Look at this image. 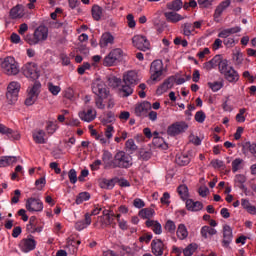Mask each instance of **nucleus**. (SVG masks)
<instances>
[{
  "mask_svg": "<svg viewBox=\"0 0 256 256\" xmlns=\"http://www.w3.org/2000/svg\"><path fill=\"white\" fill-rule=\"evenodd\" d=\"M117 181H119V178H112V179L102 178L99 181V186L101 187V189L111 190L113 189V187H115V183H117Z\"/></svg>",
  "mask_w": 256,
  "mask_h": 256,
  "instance_id": "obj_22",
  "label": "nucleus"
},
{
  "mask_svg": "<svg viewBox=\"0 0 256 256\" xmlns=\"http://www.w3.org/2000/svg\"><path fill=\"white\" fill-rule=\"evenodd\" d=\"M79 117L82 121H86V123H91V121H95L96 114H93V109L89 108L87 111L80 112Z\"/></svg>",
  "mask_w": 256,
  "mask_h": 256,
  "instance_id": "obj_25",
  "label": "nucleus"
},
{
  "mask_svg": "<svg viewBox=\"0 0 256 256\" xmlns=\"http://www.w3.org/2000/svg\"><path fill=\"white\" fill-rule=\"evenodd\" d=\"M68 178L70 183L75 185V183H77V171L75 169H70L68 172Z\"/></svg>",
  "mask_w": 256,
  "mask_h": 256,
  "instance_id": "obj_52",
  "label": "nucleus"
},
{
  "mask_svg": "<svg viewBox=\"0 0 256 256\" xmlns=\"http://www.w3.org/2000/svg\"><path fill=\"white\" fill-rule=\"evenodd\" d=\"M47 37H49V29L46 26H39L33 35L27 34L24 39L29 45H39L42 41H47Z\"/></svg>",
  "mask_w": 256,
  "mask_h": 256,
  "instance_id": "obj_3",
  "label": "nucleus"
},
{
  "mask_svg": "<svg viewBox=\"0 0 256 256\" xmlns=\"http://www.w3.org/2000/svg\"><path fill=\"white\" fill-rule=\"evenodd\" d=\"M225 47L231 48L235 46V38L229 37L223 40Z\"/></svg>",
  "mask_w": 256,
  "mask_h": 256,
  "instance_id": "obj_62",
  "label": "nucleus"
},
{
  "mask_svg": "<svg viewBox=\"0 0 256 256\" xmlns=\"http://www.w3.org/2000/svg\"><path fill=\"white\" fill-rule=\"evenodd\" d=\"M122 57L123 50L121 48H115L104 57L103 65L104 67H113V65H117L121 61Z\"/></svg>",
  "mask_w": 256,
  "mask_h": 256,
  "instance_id": "obj_4",
  "label": "nucleus"
},
{
  "mask_svg": "<svg viewBox=\"0 0 256 256\" xmlns=\"http://www.w3.org/2000/svg\"><path fill=\"white\" fill-rule=\"evenodd\" d=\"M132 43L136 49L139 51H149V47H151V43L145 36L136 35L132 38Z\"/></svg>",
  "mask_w": 256,
  "mask_h": 256,
  "instance_id": "obj_11",
  "label": "nucleus"
},
{
  "mask_svg": "<svg viewBox=\"0 0 256 256\" xmlns=\"http://www.w3.org/2000/svg\"><path fill=\"white\" fill-rule=\"evenodd\" d=\"M150 73L152 81H161L163 76V61L154 60L150 65Z\"/></svg>",
  "mask_w": 256,
  "mask_h": 256,
  "instance_id": "obj_8",
  "label": "nucleus"
},
{
  "mask_svg": "<svg viewBox=\"0 0 256 256\" xmlns=\"http://www.w3.org/2000/svg\"><path fill=\"white\" fill-rule=\"evenodd\" d=\"M26 209L27 211H30V212L43 211V202L41 201V199L28 198L26 201Z\"/></svg>",
  "mask_w": 256,
  "mask_h": 256,
  "instance_id": "obj_14",
  "label": "nucleus"
},
{
  "mask_svg": "<svg viewBox=\"0 0 256 256\" xmlns=\"http://www.w3.org/2000/svg\"><path fill=\"white\" fill-rule=\"evenodd\" d=\"M146 227H151L152 231L156 235H161L163 233V228L161 227V223L154 221V220H147Z\"/></svg>",
  "mask_w": 256,
  "mask_h": 256,
  "instance_id": "obj_29",
  "label": "nucleus"
},
{
  "mask_svg": "<svg viewBox=\"0 0 256 256\" xmlns=\"http://www.w3.org/2000/svg\"><path fill=\"white\" fill-rule=\"evenodd\" d=\"M176 164L180 167H185L186 165H189L191 163V157L187 154H178L176 155Z\"/></svg>",
  "mask_w": 256,
  "mask_h": 256,
  "instance_id": "obj_31",
  "label": "nucleus"
},
{
  "mask_svg": "<svg viewBox=\"0 0 256 256\" xmlns=\"http://www.w3.org/2000/svg\"><path fill=\"white\" fill-rule=\"evenodd\" d=\"M232 241H233V230L231 229V226L224 225L222 247H229Z\"/></svg>",
  "mask_w": 256,
  "mask_h": 256,
  "instance_id": "obj_15",
  "label": "nucleus"
},
{
  "mask_svg": "<svg viewBox=\"0 0 256 256\" xmlns=\"http://www.w3.org/2000/svg\"><path fill=\"white\" fill-rule=\"evenodd\" d=\"M198 193L200 197H206L207 195H209V188H207V186H200L198 189Z\"/></svg>",
  "mask_w": 256,
  "mask_h": 256,
  "instance_id": "obj_64",
  "label": "nucleus"
},
{
  "mask_svg": "<svg viewBox=\"0 0 256 256\" xmlns=\"http://www.w3.org/2000/svg\"><path fill=\"white\" fill-rule=\"evenodd\" d=\"M175 84V77H169L166 79L156 90L157 95H163L167 93L171 87Z\"/></svg>",
  "mask_w": 256,
  "mask_h": 256,
  "instance_id": "obj_18",
  "label": "nucleus"
},
{
  "mask_svg": "<svg viewBox=\"0 0 256 256\" xmlns=\"http://www.w3.org/2000/svg\"><path fill=\"white\" fill-rule=\"evenodd\" d=\"M25 13H23V6L22 5H16L10 10V18L11 19H21Z\"/></svg>",
  "mask_w": 256,
  "mask_h": 256,
  "instance_id": "obj_27",
  "label": "nucleus"
},
{
  "mask_svg": "<svg viewBox=\"0 0 256 256\" xmlns=\"http://www.w3.org/2000/svg\"><path fill=\"white\" fill-rule=\"evenodd\" d=\"M125 147L130 152L137 151V144H135V140L133 139H128L125 143Z\"/></svg>",
  "mask_w": 256,
  "mask_h": 256,
  "instance_id": "obj_50",
  "label": "nucleus"
},
{
  "mask_svg": "<svg viewBox=\"0 0 256 256\" xmlns=\"http://www.w3.org/2000/svg\"><path fill=\"white\" fill-rule=\"evenodd\" d=\"M23 73L25 77L33 79L34 81L37 80V78L40 75L39 68H37V64L33 62H29L23 67Z\"/></svg>",
  "mask_w": 256,
  "mask_h": 256,
  "instance_id": "obj_12",
  "label": "nucleus"
},
{
  "mask_svg": "<svg viewBox=\"0 0 256 256\" xmlns=\"http://www.w3.org/2000/svg\"><path fill=\"white\" fill-rule=\"evenodd\" d=\"M14 163H17V157L15 156L0 157V167H9V165H13Z\"/></svg>",
  "mask_w": 256,
  "mask_h": 256,
  "instance_id": "obj_34",
  "label": "nucleus"
},
{
  "mask_svg": "<svg viewBox=\"0 0 256 256\" xmlns=\"http://www.w3.org/2000/svg\"><path fill=\"white\" fill-rule=\"evenodd\" d=\"M164 228L165 231L170 233V235H174L175 231L177 230V226L175 225V222H173L172 220L166 221Z\"/></svg>",
  "mask_w": 256,
  "mask_h": 256,
  "instance_id": "obj_44",
  "label": "nucleus"
},
{
  "mask_svg": "<svg viewBox=\"0 0 256 256\" xmlns=\"http://www.w3.org/2000/svg\"><path fill=\"white\" fill-rule=\"evenodd\" d=\"M113 154L109 152V150H104L102 154V161L104 163V169H113V166L111 165L113 163Z\"/></svg>",
  "mask_w": 256,
  "mask_h": 256,
  "instance_id": "obj_24",
  "label": "nucleus"
},
{
  "mask_svg": "<svg viewBox=\"0 0 256 256\" xmlns=\"http://www.w3.org/2000/svg\"><path fill=\"white\" fill-rule=\"evenodd\" d=\"M39 89H41V83L35 82L34 85L28 89V93L37 97V95H39Z\"/></svg>",
  "mask_w": 256,
  "mask_h": 256,
  "instance_id": "obj_49",
  "label": "nucleus"
},
{
  "mask_svg": "<svg viewBox=\"0 0 256 256\" xmlns=\"http://www.w3.org/2000/svg\"><path fill=\"white\" fill-rule=\"evenodd\" d=\"M118 252L121 256L133 255V249L129 246L121 245L118 247Z\"/></svg>",
  "mask_w": 256,
  "mask_h": 256,
  "instance_id": "obj_42",
  "label": "nucleus"
},
{
  "mask_svg": "<svg viewBox=\"0 0 256 256\" xmlns=\"http://www.w3.org/2000/svg\"><path fill=\"white\" fill-rule=\"evenodd\" d=\"M223 75L229 83H237L239 81V73L234 70L233 67H229V70H227Z\"/></svg>",
  "mask_w": 256,
  "mask_h": 256,
  "instance_id": "obj_20",
  "label": "nucleus"
},
{
  "mask_svg": "<svg viewBox=\"0 0 256 256\" xmlns=\"http://www.w3.org/2000/svg\"><path fill=\"white\" fill-rule=\"evenodd\" d=\"M247 110L245 109V108H241L240 110H239V113L236 115V121L238 122V123H245V112H246Z\"/></svg>",
  "mask_w": 256,
  "mask_h": 256,
  "instance_id": "obj_55",
  "label": "nucleus"
},
{
  "mask_svg": "<svg viewBox=\"0 0 256 256\" xmlns=\"http://www.w3.org/2000/svg\"><path fill=\"white\" fill-rule=\"evenodd\" d=\"M186 209L188 211H201V209H203V203L199 202V201H193L192 199H188L186 200Z\"/></svg>",
  "mask_w": 256,
  "mask_h": 256,
  "instance_id": "obj_26",
  "label": "nucleus"
},
{
  "mask_svg": "<svg viewBox=\"0 0 256 256\" xmlns=\"http://www.w3.org/2000/svg\"><path fill=\"white\" fill-rule=\"evenodd\" d=\"M151 239H153V234H151V233H146V234L142 235V236L139 238V241H140V243L149 244V243L151 242Z\"/></svg>",
  "mask_w": 256,
  "mask_h": 256,
  "instance_id": "obj_59",
  "label": "nucleus"
},
{
  "mask_svg": "<svg viewBox=\"0 0 256 256\" xmlns=\"http://www.w3.org/2000/svg\"><path fill=\"white\" fill-rule=\"evenodd\" d=\"M149 110H151V103L144 101L135 105L134 113L136 117H147Z\"/></svg>",
  "mask_w": 256,
  "mask_h": 256,
  "instance_id": "obj_13",
  "label": "nucleus"
},
{
  "mask_svg": "<svg viewBox=\"0 0 256 256\" xmlns=\"http://www.w3.org/2000/svg\"><path fill=\"white\" fill-rule=\"evenodd\" d=\"M240 169H243V159L236 158L232 161V172L237 173Z\"/></svg>",
  "mask_w": 256,
  "mask_h": 256,
  "instance_id": "obj_43",
  "label": "nucleus"
},
{
  "mask_svg": "<svg viewBox=\"0 0 256 256\" xmlns=\"http://www.w3.org/2000/svg\"><path fill=\"white\" fill-rule=\"evenodd\" d=\"M91 69L89 62H84L82 66L78 67L77 71L79 75H85V71Z\"/></svg>",
  "mask_w": 256,
  "mask_h": 256,
  "instance_id": "obj_56",
  "label": "nucleus"
},
{
  "mask_svg": "<svg viewBox=\"0 0 256 256\" xmlns=\"http://www.w3.org/2000/svg\"><path fill=\"white\" fill-rule=\"evenodd\" d=\"M229 5H231V0H225L223 2H221L215 9L214 12V19L215 21H217V19H219V17H221V15H223V11L225 9H227V7H229Z\"/></svg>",
  "mask_w": 256,
  "mask_h": 256,
  "instance_id": "obj_23",
  "label": "nucleus"
},
{
  "mask_svg": "<svg viewBox=\"0 0 256 256\" xmlns=\"http://www.w3.org/2000/svg\"><path fill=\"white\" fill-rule=\"evenodd\" d=\"M229 62L227 60H221L220 64L218 65V69L221 75H224L227 71H229Z\"/></svg>",
  "mask_w": 256,
  "mask_h": 256,
  "instance_id": "obj_46",
  "label": "nucleus"
},
{
  "mask_svg": "<svg viewBox=\"0 0 256 256\" xmlns=\"http://www.w3.org/2000/svg\"><path fill=\"white\" fill-rule=\"evenodd\" d=\"M152 253L155 256H162L163 251H165V244L161 239H154L151 242Z\"/></svg>",
  "mask_w": 256,
  "mask_h": 256,
  "instance_id": "obj_17",
  "label": "nucleus"
},
{
  "mask_svg": "<svg viewBox=\"0 0 256 256\" xmlns=\"http://www.w3.org/2000/svg\"><path fill=\"white\" fill-rule=\"evenodd\" d=\"M167 9H169L172 12L181 11V9H183V1H181V0H174L172 2H169L167 4Z\"/></svg>",
  "mask_w": 256,
  "mask_h": 256,
  "instance_id": "obj_37",
  "label": "nucleus"
},
{
  "mask_svg": "<svg viewBox=\"0 0 256 256\" xmlns=\"http://www.w3.org/2000/svg\"><path fill=\"white\" fill-rule=\"evenodd\" d=\"M18 247L22 253H31V251H34V249L37 247V241L33 239V236L23 238Z\"/></svg>",
  "mask_w": 256,
  "mask_h": 256,
  "instance_id": "obj_10",
  "label": "nucleus"
},
{
  "mask_svg": "<svg viewBox=\"0 0 256 256\" xmlns=\"http://www.w3.org/2000/svg\"><path fill=\"white\" fill-rule=\"evenodd\" d=\"M91 14L94 21H101V17H103V8L94 4L91 9Z\"/></svg>",
  "mask_w": 256,
  "mask_h": 256,
  "instance_id": "obj_33",
  "label": "nucleus"
},
{
  "mask_svg": "<svg viewBox=\"0 0 256 256\" xmlns=\"http://www.w3.org/2000/svg\"><path fill=\"white\" fill-rule=\"evenodd\" d=\"M20 89L21 84L18 82H11L8 85L6 98L8 99L9 103H15V101H17Z\"/></svg>",
  "mask_w": 256,
  "mask_h": 256,
  "instance_id": "obj_9",
  "label": "nucleus"
},
{
  "mask_svg": "<svg viewBox=\"0 0 256 256\" xmlns=\"http://www.w3.org/2000/svg\"><path fill=\"white\" fill-rule=\"evenodd\" d=\"M48 89L52 95H59L61 93V87L53 85V83L48 84Z\"/></svg>",
  "mask_w": 256,
  "mask_h": 256,
  "instance_id": "obj_57",
  "label": "nucleus"
},
{
  "mask_svg": "<svg viewBox=\"0 0 256 256\" xmlns=\"http://www.w3.org/2000/svg\"><path fill=\"white\" fill-rule=\"evenodd\" d=\"M164 17L168 21V23H179V21H183L187 16L183 17L181 14L177 12H165Z\"/></svg>",
  "mask_w": 256,
  "mask_h": 256,
  "instance_id": "obj_21",
  "label": "nucleus"
},
{
  "mask_svg": "<svg viewBox=\"0 0 256 256\" xmlns=\"http://www.w3.org/2000/svg\"><path fill=\"white\" fill-rule=\"evenodd\" d=\"M152 143L154 147H158L160 149H167V143H165V140L159 136H155L152 140Z\"/></svg>",
  "mask_w": 256,
  "mask_h": 256,
  "instance_id": "obj_40",
  "label": "nucleus"
},
{
  "mask_svg": "<svg viewBox=\"0 0 256 256\" xmlns=\"http://www.w3.org/2000/svg\"><path fill=\"white\" fill-rule=\"evenodd\" d=\"M36 100H37V96H35L34 94L28 93V96L25 100V105H27L29 107V106L33 105V103H35Z\"/></svg>",
  "mask_w": 256,
  "mask_h": 256,
  "instance_id": "obj_60",
  "label": "nucleus"
},
{
  "mask_svg": "<svg viewBox=\"0 0 256 256\" xmlns=\"http://www.w3.org/2000/svg\"><path fill=\"white\" fill-rule=\"evenodd\" d=\"M200 233L203 239H209V237H213V235H217V230L210 226H203L200 230Z\"/></svg>",
  "mask_w": 256,
  "mask_h": 256,
  "instance_id": "obj_32",
  "label": "nucleus"
},
{
  "mask_svg": "<svg viewBox=\"0 0 256 256\" xmlns=\"http://www.w3.org/2000/svg\"><path fill=\"white\" fill-rule=\"evenodd\" d=\"M113 133H115V128L113 127V125H107L104 129V135L107 141L113 138Z\"/></svg>",
  "mask_w": 256,
  "mask_h": 256,
  "instance_id": "obj_48",
  "label": "nucleus"
},
{
  "mask_svg": "<svg viewBox=\"0 0 256 256\" xmlns=\"http://www.w3.org/2000/svg\"><path fill=\"white\" fill-rule=\"evenodd\" d=\"M155 215V210L152 208H146L139 211V217L142 219H151Z\"/></svg>",
  "mask_w": 256,
  "mask_h": 256,
  "instance_id": "obj_39",
  "label": "nucleus"
},
{
  "mask_svg": "<svg viewBox=\"0 0 256 256\" xmlns=\"http://www.w3.org/2000/svg\"><path fill=\"white\" fill-rule=\"evenodd\" d=\"M115 43V36L111 34L110 32H105L102 34L99 46L101 49H106V47H109V45H113Z\"/></svg>",
  "mask_w": 256,
  "mask_h": 256,
  "instance_id": "obj_16",
  "label": "nucleus"
},
{
  "mask_svg": "<svg viewBox=\"0 0 256 256\" xmlns=\"http://www.w3.org/2000/svg\"><path fill=\"white\" fill-rule=\"evenodd\" d=\"M33 139L38 145H45V143H47V140L45 139V131L43 130H36L33 132Z\"/></svg>",
  "mask_w": 256,
  "mask_h": 256,
  "instance_id": "obj_28",
  "label": "nucleus"
},
{
  "mask_svg": "<svg viewBox=\"0 0 256 256\" xmlns=\"http://www.w3.org/2000/svg\"><path fill=\"white\" fill-rule=\"evenodd\" d=\"M178 195L182 201H187L189 199V188L187 185H180L177 188Z\"/></svg>",
  "mask_w": 256,
  "mask_h": 256,
  "instance_id": "obj_36",
  "label": "nucleus"
},
{
  "mask_svg": "<svg viewBox=\"0 0 256 256\" xmlns=\"http://www.w3.org/2000/svg\"><path fill=\"white\" fill-rule=\"evenodd\" d=\"M176 235L178 239H187V237L189 236V232L187 231V227L185 226V224H179Z\"/></svg>",
  "mask_w": 256,
  "mask_h": 256,
  "instance_id": "obj_38",
  "label": "nucleus"
},
{
  "mask_svg": "<svg viewBox=\"0 0 256 256\" xmlns=\"http://www.w3.org/2000/svg\"><path fill=\"white\" fill-rule=\"evenodd\" d=\"M20 197H21V190L16 189V190L14 191V196H13L12 199H11V203H13V204L19 203Z\"/></svg>",
  "mask_w": 256,
  "mask_h": 256,
  "instance_id": "obj_63",
  "label": "nucleus"
},
{
  "mask_svg": "<svg viewBox=\"0 0 256 256\" xmlns=\"http://www.w3.org/2000/svg\"><path fill=\"white\" fill-rule=\"evenodd\" d=\"M139 83V77L137 76V72L135 71H129L123 76V84L120 89L122 95L124 97H129L130 95H133V89L135 88V85Z\"/></svg>",
  "mask_w": 256,
  "mask_h": 256,
  "instance_id": "obj_1",
  "label": "nucleus"
},
{
  "mask_svg": "<svg viewBox=\"0 0 256 256\" xmlns=\"http://www.w3.org/2000/svg\"><path fill=\"white\" fill-rule=\"evenodd\" d=\"M91 215L89 213H86L84 216V220H79L75 223V229L76 231H83V229H87L89 225H91Z\"/></svg>",
  "mask_w": 256,
  "mask_h": 256,
  "instance_id": "obj_19",
  "label": "nucleus"
},
{
  "mask_svg": "<svg viewBox=\"0 0 256 256\" xmlns=\"http://www.w3.org/2000/svg\"><path fill=\"white\" fill-rule=\"evenodd\" d=\"M37 223H38L37 217H35V216L30 217L29 224H27V226H26L27 231L33 229V227H35L37 225Z\"/></svg>",
  "mask_w": 256,
  "mask_h": 256,
  "instance_id": "obj_61",
  "label": "nucleus"
},
{
  "mask_svg": "<svg viewBox=\"0 0 256 256\" xmlns=\"http://www.w3.org/2000/svg\"><path fill=\"white\" fill-rule=\"evenodd\" d=\"M115 213L109 214L105 217H99L102 227H109L115 222Z\"/></svg>",
  "mask_w": 256,
  "mask_h": 256,
  "instance_id": "obj_35",
  "label": "nucleus"
},
{
  "mask_svg": "<svg viewBox=\"0 0 256 256\" xmlns=\"http://www.w3.org/2000/svg\"><path fill=\"white\" fill-rule=\"evenodd\" d=\"M206 118H207V116L205 115V112H203V111H198L195 114V121H197V123H205Z\"/></svg>",
  "mask_w": 256,
  "mask_h": 256,
  "instance_id": "obj_54",
  "label": "nucleus"
},
{
  "mask_svg": "<svg viewBox=\"0 0 256 256\" xmlns=\"http://www.w3.org/2000/svg\"><path fill=\"white\" fill-rule=\"evenodd\" d=\"M112 169H129L133 166V157L125 151H118L112 159Z\"/></svg>",
  "mask_w": 256,
  "mask_h": 256,
  "instance_id": "obj_2",
  "label": "nucleus"
},
{
  "mask_svg": "<svg viewBox=\"0 0 256 256\" xmlns=\"http://www.w3.org/2000/svg\"><path fill=\"white\" fill-rule=\"evenodd\" d=\"M1 67L6 75H17V73H19L17 61H15V58L11 56L4 59V61L1 63Z\"/></svg>",
  "mask_w": 256,
  "mask_h": 256,
  "instance_id": "obj_5",
  "label": "nucleus"
},
{
  "mask_svg": "<svg viewBox=\"0 0 256 256\" xmlns=\"http://www.w3.org/2000/svg\"><path fill=\"white\" fill-rule=\"evenodd\" d=\"M208 87L214 92L217 93V91H220V89H223V82H208Z\"/></svg>",
  "mask_w": 256,
  "mask_h": 256,
  "instance_id": "obj_47",
  "label": "nucleus"
},
{
  "mask_svg": "<svg viewBox=\"0 0 256 256\" xmlns=\"http://www.w3.org/2000/svg\"><path fill=\"white\" fill-rule=\"evenodd\" d=\"M182 27H183V35H185L186 37H189L192 31H194L193 24L191 23H185Z\"/></svg>",
  "mask_w": 256,
  "mask_h": 256,
  "instance_id": "obj_51",
  "label": "nucleus"
},
{
  "mask_svg": "<svg viewBox=\"0 0 256 256\" xmlns=\"http://www.w3.org/2000/svg\"><path fill=\"white\" fill-rule=\"evenodd\" d=\"M115 121V114L113 112H108L106 116L103 118V123H114Z\"/></svg>",
  "mask_w": 256,
  "mask_h": 256,
  "instance_id": "obj_58",
  "label": "nucleus"
},
{
  "mask_svg": "<svg viewBox=\"0 0 256 256\" xmlns=\"http://www.w3.org/2000/svg\"><path fill=\"white\" fill-rule=\"evenodd\" d=\"M92 93L97 97H109V89L103 80H95L91 84Z\"/></svg>",
  "mask_w": 256,
  "mask_h": 256,
  "instance_id": "obj_6",
  "label": "nucleus"
},
{
  "mask_svg": "<svg viewBox=\"0 0 256 256\" xmlns=\"http://www.w3.org/2000/svg\"><path fill=\"white\" fill-rule=\"evenodd\" d=\"M91 199V194L89 192H81L79 195L76 197V205H81L84 201H89Z\"/></svg>",
  "mask_w": 256,
  "mask_h": 256,
  "instance_id": "obj_41",
  "label": "nucleus"
},
{
  "mask_svg": "<svg viewBox=\"0 0 256 256\" xmlns=\"http://www.w3.org/2000/svg\"><path fill=\"white\" fill-rule=\"evenodd\" d=\"M197 251V244H189L184 250V256H193V253Z\"/></svg>",
  "mask_w": 256,
  "mask_h": 256,
  "instance_id": "obj_45",
  "label": "nucleus"
},
{
  "mask_svg": "<svg viewBox=\"0 0 256 256\" xmlns=\"http://www.w3.org/2000/svg\"><path fill=\"white\" fill-rule=\"evenodd\" d=\"M0 133L1 135H7V137H12V139L16 140H18L20 137L18 133H15L13 129L8 128L4 124H0Z\"/></svg>",
  "mask_w": 256,
  "mask_h": 256,
  "instance_id": "obj_30",
  "label": "nucleus"
},
{
  "mask_svg": "<svg viewBox=\"0 0 256 256\" xmlns=\"http://www.w3.org/2000/svg\"><path fill=\"white\" fill-rule=\"evenodd\" d=\"M189 129V125L185 121H178L173 123L167 128V134L170 137H177V135H181V133H185Z\"/></svg>",
  "mask_w": 256,
  "mask_h": 256,
  "instance_id": "obj_7",
  "label": "nucleus"
},
{
  "mask_svg": "<svg viewBox=\"0 0 256 256\" xmlns=\"http://www.w3.org/2000/svg\"><path fill=\"white\" fill-rule=\"evenodd\" d=\"M46 131L48 135H53L57 131V125L51 121L47 122Z\"/></svg>",
  "mask_w": 256,
  "mask_h": 256,
  "instance_id": "obj_53",
  "label": "nucleus"
}]
</instances>
